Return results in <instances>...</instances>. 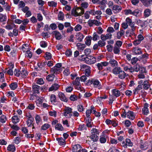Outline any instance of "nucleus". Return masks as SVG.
<instances>
[{
    "instance_id": "34",
    "label": "nucleus",
    "mask_w": 152,
    "mask_h": 152,
    "mask_svg": "<svg viewBox=\"0 0 152 152\" xmlns=\"http://www.w3.org/2000/svg\"><path fill=\"white\" fill-rule=\"evenodd\" d=\"M140 148L142 150H145L148 148V146L147 145V143L141 142H140Z\"/></svg>"
},
{
    "instance_id": "16",
    "label": "nucleus",
    "mask_w": 152,
    "mask_h": 152,
    "mask_svg": "<svg viewBox=\"0 0 152 152\" xmlns=\"http://www.w3.org/2000/svg\"><path fill=\"white\" fill-rule=\"evenodd\" d=\"M53 32L57 40H59L61 38L62 35L59 31H53Z\"/></svg>"
},
{
    "instance_id": "63",
    "label": "nucleus",
    "mask_w": 152,
    "mask_h": 152,
    "mask_svg": "<svg viewBox=\"0 0 152 152\" xmlns=\"http://www.w3.org/2000/svg\"><path fill=\"white\" fill-rule=\"evenodd\" d=\"M37 83L38 84L41 85L44 83V81L42 78H38L37 81Z\"/></svg>"
},
{
    "instance_id": "48",
    "label": "nucleus",
    "mask_w": 152,
    "mask_h": 152,
    "mask_svg": "<svg viewBox=\"0 0 152 152\" xmlns=\"http://www.w3.org/2000/svg\"><path fill=\"white\" fill-rule=\"evenodd\" d=\"M7 17L5 15L0 14V21L3 22L6 21Z\"/></svg>"
},
{
    "instance_id": "24",
    "label": "nucleus",
    "mask_w": 152,
    "mask_h": 152,
    "mask_svg": "<svg viewBox=\"0 0 152 152\" xmlns=\"http://www.w3.org/2000/svg\"><path fill=\"white\" fill-rule=\"evenodd\" d=\"M118 75V77L121 79L124 78L126 76V73L122 70Z\"/></svg>"
},
{
    "instance_id": "60",
    "label": "nucleus",
    "mask_w": 152,
    "mask_h": 152,
    "mask_svg": "<svg viewBox=\"0 0 152 152\" xmlns=\"http://www.w3.org/2000/svg\"><path fill=\"white\" fill-rule=\"evenodd\" d=\"M21 71L17 69H15L14 72L15 75L17 77H19L20 76Z\"/></svg>"
},
{
    "instance_id": "23",
    "label": "nucleus",
    "mask_w": 152,
    "mask_h": 152,
    "mask_svg": "<svg viewBox=\"0 0 152 152\" xmlns=\"http://www.w3.org/2000/svg\"><path fill=\"white\" fill-rule=\"evenodd\" d=\"M76 39L79 42H81L84 38L83 35L81 33L77 34L76 35Z\"/></svg>"
},
{
    "instance_id": "12",
    "label": "nucleus",
    "mask_w": 152,
    "mask_h": 152,
    "mask_svg": "<svg viewBox=\"0 0 152 152\" xmlns=\"http://www.w3.org/2000/svg\"><path fill=\"white\" fill-rule=\"evenodd\" d=\"M28 74V72L25 69H23L20 72V76L24 78L27 77Z\"/></svg>"
},
{
    "instance_id": "17",
    "label": "nucleus",
    "mask_w": 152,
    "mask_h": 152,
    "mask_svg": "<svg viewBox=\"0 0 152 152\" xmlns=\"http://www.w3.org/2000/svg\"><path fill=\"white\" fill-rule=\"evenodd\" d=\"M140 67V66L137 64L134 65L133 67L132 66V73L134 72H138L139 71Z\"/></svg>"
},
{
    "instance_id": "25",
    "label": "nucleus",
    "mask_w": 152,
    "mask_h": 152,
    "mask_svg": "<svg viewBox=\"0 0 152 152\" xmlns=\"http://www.w3.org/2000/svg\"><path fill=\"white\" fill-rule=\"evenodd\" d=\"M121 66L124 67V69L125 71H128L129 72L132 73V66H127L125 65L124 64H122Z\"/></svg>"
},
{
    "instance_id": "44",
    "label": "nucleus",
    "mask_w": 152,
    "mask_h": 152,
    "mask_svg": "<svg viewBox=\"0 0 152 152\" xmlns=\"http://www.w3.org/2000/svg\"><path fill=\"white\" fill-rule=\"evenodd\" d=\"M86 126L84 124L80 125L78 128V130L80 131H82L83 130H86Z\"/></svg>"
},
{
    "instance_id": "30",
    "label": "nucleus",
    "mask_w": 152,
    "mask_h": 152,
    "mask_svg": "<svg viewBox=\"0 0 152 152\" xmlns=\"http://www.w3.org/2000/svg\"><path fill=\"white\" fill-rule=\"evenodd\" d=\"M143 88L144 89L147 90L149 88L150 86V83L147 80L144 82V84H143Z\"/></svg>"
},
{
    "instance_id": "42",
    "label": "nucleus",
    "mask_w": 152,
    "mask_h": 152,
    "mask_svg": "<svg viewBox=\"0 0 152 152\" xmlns=\"http://www.w3.org/2000/svg\"><path fill=\"white\" fill-rule=\"evenodd\" d=\"M7 149L9 151L13 152L15 151V148L14 145H10L8 147Z\"/></svg>"
},
{
    "instance_id": "11",
    "label": "nucleus",
    "mask_w": 152,
    "mask_h": 152,
    "mask_svg": "<svg viewBox=\"0 0 152 152\" xmlns=\"http://www.w3.org/2000/svg\"><path fill=\"white\" fill-rule=\"evenodd\" d=\"M59 87V85L57 83H54L52 85L49 89V91H56L58 90Z\"/></svg>"
},
{
    "instance_id": "8",
    "label": "nucleus",
    "mask_w": 152,
    "mask_h": 152,
    "mask_svg": "<svg viewBox=\"0 0 152 152\" xmlns=\"http://www.w3.org/2000/svg\"><path fill=\"white\" fill-rule=\"evenodd\" d=\"M58 96L60 100L62 101L67 102L68 99L66 97L64 94L62 92H60L58 94Z\"/></svg>"
},
{
    "instance_id": "56",
    "label": "nucleus",
    "mask_w": 152,
    "mask_h": 152,
    "mask_svg": "<svg viewBox=\"0 0 152 152\" xmlns=\"http://www.w3.org/2000/svg\"><path fill=\"white\" fill-rule=\"evenodd\" d=\"M7 120V118L5 115H2L0 117V122L1 123H4Z\"/></svg>"
},
{
    "instance_id": "59",
    "label": "nucleus",
    "mask_w": 152,
    "mask_h": 152,
    "mask_svg": "<svg viewBox=\"0 0 152 152\" xmlns=\"http://www.w3.org/2000/svg\"><path fill=\"white\" fill-rule=\"evenodd\" d=\"M45 58L46 59L50 60L52 58L51 54L50 53L48 52H46L45 54Z\"/></svg>"
},
{
    "instance_id": "58",
    "label": "nucleus",
    "mask_w": 152,
    "mask_h": 152,
    "mask_svg": "<svg viewBox=\"0 0 152 152\" xmlns=\"http://www.w3.org/2000/svg\"><path fill=\"white\" fill-rule=\"evenodd\" d=\"M108 152H120L115 147L110 148L108 151Z\"/></svg>"
},
{
    "instance_id": "14",
    "label": "nucleus",
    "mask_w": 152,
    "mask_h": 152,
    "mask_svg": "<svg viewBox=\"0 0 152 152\" xmlns=\"http://www.w3.org/2000/svg\"><path fill=\"white\" fill-rule=\"evenodd\" d=\"M112 92L113 96L116 97L119 96L121 94L120 91L116 89H113L112 90Z\"/></svg>"
},
{
    "instance_id": "4",
    "label": "nucleus",
    "mask_w": 152,
    "mask_h": 152,
    "mask_svg": "<svg viewBox=\"0 0 152 152\" xmlns=\"http://www.w3.org/2000/svg\"><path fill=\"white\" fill-rule=\"evenodd\" d=\"M72 109L69 107H66L64 110V115L68 118H70L72 115Z\"/></svg>"
},
{
    "instance_id": "26",
    "label": "nucleus",
    "mask_w": 152,
    "mask_h": 152,
    "mask_svg": "<svg viewBox=\"0 0 152 152\" xmlns=\"http://www.w3.org/2000/svg\"><path fill=\"white\" fill-rule=\"evenodd\" d=\"M55 129L56 130L59 131H62L64 130V128L62 125L58 123L55 126Z\"/></svg>"
},
{
    "instance_id": "39",
    "label": "nucleus",
    "mask_w": 152,
    "mask_h": 152,
    "mask_svg": "<svg viewBox=\"0 0 152 152\" xmlns=\"http://www.w3.org/2000/svg\"><path fill=\"white\" fill-rule=\"evenodd\" d=\"M18 84L17 83H13L10 84V87L12 90H14L15 89L18 87Z\"/></svg>"
},
{
    "instance_id": "47",
    "label": "nucleus",
    "mask_w": 152,
    "mask_h": 152,
    "mask_svg": "<svg viewBox=\"0 0 152 152\" xmlns=\"http://www.w3.org/2000/svg\"><path fill=\"white\" fill-rule=\"evenodd\" d=\"M12 122L14 124H16L19 121V119L16 115H14L12 118Z\"/></svg>"
},
{
    "instance_id": "9",
    "label": "nucleus",
    "mask_w": 152,
    "mask_h": 152,
    "mask_svg": "<svg viewBox=\"0 0 152 152\" xmlns=\"http://www.w3.org/2000/svg\"><path fill=\"white\" fill-rule=\"evenodd\" d=\"M112 34L111 33L107 34L106 35L102 34L101 36V39L103 41H105L107 39H110L111 38Z\"/></svg>"
},
{
    "instance_id": "46",
    "label": "nucleus",
    "mask_w": 152,
    "mask_h": 152,
    "mask_svg": "<svg viewBox=\"0 0 152 152\" xmlns=\"http://www.w3.org/2000/svg\"><path fill=\"white\" fill-rule=\"evenodd\" d=\"M99 37L97 33L95 32L93 34L92 37H91V39H92L93 40L95 41L99 39Z\"/></svg>"
},
{
    "instance_id": "40",
    "label": "nucleus",
    "mask_w": 152,
    "mask_h": 152,
    "mask_svg": "<svg viewBox=\"0 0 152 152\" xmlns=\"http://www.w3.org/2000/svg\"><path fill=\"white\" fill-rule=\"evenodd\" d=\"M50 101L51 103H54L56 102V96L54 94H51L50 96Z\"/></svg>"
},
{
    "instance_id": "28",
    "label": "nucleus",
    "mask_w": 152,
    "mask_h": 152,
    "mask_svg": "<svg viewBox=\"0 0 152 152\" xmlns=\"http://www.w3.org/2000/svg\"><path fill=\"white\" fill-rule=\"evenodd\" d=\"M151 14V10L149 9H146L144 11V15L145 17H148Z\"/></svg>"
},
{
    "instance_id": "3",
    "label": "nucleus",
    "mask_w": 152,
    "mask_h": 152,
    "mask_svg": "<svg viewBox=\"0 0 152 152\" xmlns=\"http://www.w3.org/2000/svg\"><path fill=\"white\" fill-rule=\"evenodd\" d=\"M124 14L126 15H132L135 16L138 14L139 10L138 9H136L133 11L130 9L125 10L124 11Z\"/></svg>"
},
{
    "instance_id": "10",
    "label": "nucleus",
    "mask_w": 152,
    "mask_h": 152,
    "mask_svg": "<svg viewBox=\"0 0 152 152\" xmlns=\"http://www.w3.org/2000/svg\"><path fill=\"white\" fill-rule=\"evenodd\" d=\"M92 84L94 87L98 88H99L101 87L100 83L97 80L93 79Z\"/></svg>"
},
{
    "instance_id": "64",
    "label": "nucleus",
    "mask_w": 152,
    "mask_h": 152,
    "mask_svg": "<svg viewBox=\"0 0 152 152\" xmlns=\"http://www.w3.org/2000/svg\"><path fill=\"white\" fill-rule=\"evenodd\" d=\"M100 141L101 143H105L106 141V139L104 136H101L100 138Z\"/></svg>"
},
{
    "instance_id": "54",
    "label": "nucleus",
    "mask_w": 152,
    "mask_h": 152,
    "mask_svg": "<svg viewBox=\"0 0 152 152\" xmlns=\"http://www.w3.org/2000/svg\"><path fill=\"white\" fill-rule=\"evenodd\" d=\"M32 54L31 51L27 50L26 53V56L29 58H31L32 57Z\"/></svg>"
},
{
    "instance_id": "51",
    "label": "nucleus",
    "mask_w": 152,
    "mask_h": 152,
    "mask_svg": "<svg viewBox=\"0 0 152 152\" xmlns=\"http://www.w3.org/2000/svg\"><path fill=\"white\" fill-rule=\"evenodd\" d=\"M64 13L60 11L58 14V19L59 20H63L64 19Z\"/></svg>"
},
{
    "instance_id": "7",
    "label": "nucleus",
    "mask_w": 152,
    "mask_h": 152,
    "mask_svg": "<svg viewBox=\"0 0 152 152\" xmlns=\"http://www.w3.org/2000/svg\"><path fill=\"white\" fill-rule=\"evenodd\" d=\"M82 147L79 144L75 145L73 147L72 152H81Z\"/></svg>"
},
{
    "instance_id": "32",
    "label": "nucleus",
    "mask_w": 152,
    "mask_h": 152,
    "mask_svg": "<svg viewBox=\"0 0 152 152\" xmlns=\"http://www.w3.org/2000/svg\"><path fill=\"white\" fill-rule=\"evenodd\" d=\"M59 69H58L55 66L52 68L51 69V72L53 74H57L59 72Z\"/></svg>"
},
{
    "instance_id": "57",
    "label": "nucleus",
    "mask_w": 152,
    "mask_h": 152,
    "mask_svg": "<svg viewBox=\"0 0 152 152\" xmlns=\"http://www.w3.org/2000/svg\"><path fill=\"white\" fill-rule=\"evenodd\" d=\"M48 4L49 6L52 7H56L57 5V3L54 1H49Z\"/></svg>"
},
{
    "instance_id": "13",
    "label": "nucleus",
    "mask_w": 152,
    "mask_h": 152,
    "mask_svg": "<svg viewBox=\"0 0 152 152\" xmlns=\"http://www.w3.org/2000/svg\"><path fill=\"white\" fill-rule=\"evenodd\" d=\"M148 104L145 103L144 104V107L142 109V111L144 115H147L149 113L148 109Z\"/></svg>"
},
{
    "instance_id": "27",
    "label": "nucleus",
    "mask_w": 152,
    "mask_h": 152,
    "mask_svg": "<svg viewBox=\"0 0 152 152\" xmlns=\"http://www.w3.org/2000/svg\"><path fill=\"white\" fill-rule=\"evenodd\" d=\"M84 11L83 8H77V14L79 15V16H81L84 13Z\"/></svg>"
},
{
    "instance_id": "49",
    "label": "nucleus",
    "mask_w": 152,
    "mask_h": 152,
    "mask_svg": "<svg viewBox=\"0 0 152 152\" xmlns=\"http://www.w3.org/2000/svg\"><path fill=\"white\" fill-rule=\"evenodd\" d=\"M50 125L46 123L44 124L41 127V129L43 130H45L49 128Z\"/></svg>"
},
{
    "instance_id": "36",
    "label": "nucleus",
    "mask_w": 152,
    "mask_h": 152,
    "mask_svg": "<svg viewBox=\"0 0 152 152\" xmlns=\"http://www.w3.org/2000/svg\"><path fill=\"white\" fill-rule=\"evenodd\" d=\"M126 144L124 145V146L125 148H127V146H132L133 145V143L131 142V140L129 139H126Z\"/></svg>"
},
{
    "instance_id": "15",
    "label": "nucleus",
    "mask_w": 152,
    "mask_h": 152,
    "mask_svg": "<svg viewBox=\"0 0 152 152\" xmlns=\"http://www.w3.org/2000/svg\"><path fill=\"white\" fill-rule=\"evenodd\" d=\"M133 51L136 55H140L142 53L141 49L138 47L134 48Z\"/></svg>"
},
{
    "instance_id": "2",
    "label": "nucleus",
    "mask_w": 152,
    "mask_h": 152,
    "mask_svg": "<svg viewBox=\"0 0 152 152\" xmlns=\"http://www.w3.org/2000/svg\"><path fill=\"white\" fill-rule=\"evenodd\" d=\"M142 87L141 85H138L137 87L133 90V94L134 95L138 94L139 95H141L142 97L145 96V92L144 90H142Z\"/></svg>"
},
{
    "instance_id": "52",
    "label": "nucleus",
    "mask_w": 152,
    "mask_h": 152,
    "mask_svg": "<svg viewBox=\"0 0 152 152\" xmlns=\"http://www.w3.org/2000/svg\"><path fill=\"white\" fill-rule=\"evenodd\" d=\"M103 40H99L98 42V44L99 47H102L105 45L106 43Z\"/></svg>"
},
{
    "instance_id": "61",
    "label": "nucleus",
    "mask_w": 152,
    "mask_h": 152,
    "mask_svg": "<svg viewBox=\"0 0 152 152\" xmlns=\"http://www.w3.org/2000/svg\"><path fill=\"white\" fill-rule=\"evenodd\" d=\"M25 4L23 1H21L19 3V4L18 5V8H23L25 7Z\"/></svg>"
},
{
    "instance_id": "55",
    "label": "nucleus",
    "mask_w": 152,
    "mask_h": 152,
    "mask_svg": "<svg viewBox=\"0 0 152 152\" xmlns=\"http://www.w3.org/2000/svg\"><path fill=\"white\" fill-rule=\"evenodd\" d=\"M72 14L75 17L79 16V15L77 14V8H73L72 10Z\"/></svg>"
},
{
    "instance_id": "22",
    "label": "nucleus",
    "mask_w": 152,
    "mask_h": 152,
    "mask_svg": "<svg viewBox=\"0 0 152 152\" xmlns=\"http://www.w3.org/2000/svg\"><path fill=\"white\" fill-rule=\"evenodd\" d=\"M126 115L128 118L129 119L133 120L135 118L134 115V113L131 111H129L126 113Z\"/></svg>"
},
{
    "instance_id": "21",
    "label": "nucleus",
    "mask_w": 152,
    "mask_h": 152,
    "mask_svg": "<svg viewBox=\"0 0 152 152\" xmlns=\"http://www.w3.org/2000/svg\"><path fill=\"white\" fill-rule=\"evenodd\" d=\"M35 93L38 94L39 93V90L40 89V87L37 85H34L32 87Z\"/></svg>"
},
{
    "instance_id": "5",
    "label": "nucleus",
    "mask_w": 152,
    "mask_h": 152,
    "mask_svg": "<svg viewBox=\"0 0 152 152\" xmlns=\"http://www.w3.org/2000/svg\"><path fill=\"white\" fill-rule=\"evenodd\" d=\"M84 61L85 62L88 64H94L96 62V58L95 57L89 56L86 57Z\"/></svg>"
},
{
    "instance_id": "45",
    "label": "nucleus",
    "mask_w": 152,
    "mask_h": 152,
    "mask_svg": "<svg viewBox=\"0 0 152 152\" xmlns=\"http://www.w3.org/2000/svg\"><path fill=\"white\" fill-rule=\"evenodd\" d=\"M11 24H8L5 27L8 30H11L13 28L15 27V25L13 23V22L10 23Z\"/></svg>"
},
{
    "instance_id": "31",
    "label": "nucleus",
    "mask_w": 152,
    "mask_h": 152,
    "mask_svg": "<svg viewBox=\"0 0 152 152\" xmlns=\"http://www.w3.org/2000/svg\"><path fill=\"white\" fill-rule=\"evenodd\" d=\"M113 10L116 11L117 12L120 11L122 9V7L117 5H114L112 8Z\"/></svg>"
},
{
    "instance_id": "41",
    "label": "nucleus",
    "mask_w": 152,
    "mask_h": 152,
    "mask_svg": "<svg viewBox=\"0 0 152 152\" xmlns=\"http://www.w3.org/2000/svg\"><path fill=\"white\" fill-rule=\"evenodd\" d=\"M35 119L36 123L37 125H39L42 121L41 118L38 115H36Z\"/></svg>"
},
{
    "instance_id": "1",
    "label": "nucleus",
    "mask_w": 152,
    "mask_h": 152,
    "mask_svg": "<svg viewBox=\"0 0 152 152\" xmlns=\"http://www.w3.org/2000/svg\"><path fill=\"white\" fill-rule=\"evenodd\" d=\"M91 135L90 137L94 142L97 141L99 139L97 135V134H99L98 130L95 128H93L91 129Z\"/></svg>"
},
{
    "instance_id": "18",
    "label": "nucleus",
    "mask_w": 152,
    "mask_h": 152,
    "mask_svg": "<svg viewBox=\"0 0 152 152\" xmlns=\"http://www.w3.org/2000/svg\"><path fill=\"white\" fill-rule=\"evenodd\" d=\"M122 69L120 67H116L112 70L113 73L115 75H118Z\"/></svg>"
},
{
    "instance_id": "38",
    "label": "nucleus",
    "mask_w": 152,
    "mask_h": 152,
    "mask_svg": "<svg viewBox=\"0 0 152 152\" xmlns=\"http://www.w3.org/2000/svg\"><path fill=\"white\" fill-rule=\"evenodd\" d=\"M55 76L53 74L49 75L47 76L46 79L48 81H53Z\"/></svg>"
},
{
    "instance_id": "20",
    "label": "nucleus",
    "mask_w": 152,
    "mask_h": 152,
    "mask_svg": "<svg viewBox=\"0 0 152 152\" xmlns=\"http://www.w3.org/2000/svg\"><path fill=\"white\" fill-rule=\"evenodd\" d=\"M56 140L58 141V144L61 145L65 144V140L62 137L57 138Z\"/></svg>"
},
{
    "instance_id": "53",
    "label": "nucleus",
    "mask_w": 152,
    "mask_h": 152,
    "mask_svg": "<svg viewBox=\"0 0 152 152\" xmlns=\"http://www.w3.org/2000/svg\"><path fill=\"white\" fill-rule=\"evenodd\" d=\"M10 69L7 71V73L10 75H12L13 74V72L12 70V69L14 67V65L12 64H11L10 66Z\"/></svg>"
},
{
    "instance_id": "33",
    "label": "nucleus",
    "mask_w": 152,
    "mask_h": 152,
    "mask_svg": "<svg viewBox=\"0 0 152 152\" xmlns=\"http://www.w3.org/2000/svg\"><path fill=\"white\" fill-rule=\"evenodd\" d=\"M77 47L78 50H83L86 47V45L84 44L77 43Z\"/></svg>"
},
{
    "instance_id": "37",
    "label": "nucleus",
    "mask_w": 152,
    "mask_h": 152,
    "mask_svg": "<svg viewBox=\"0 0 152 152\" xmlns=\"http://www.w3.org/2000/svg\"><path fill=\"white\" fill-rule=\"evenodd\" d=\"M135 24V23L134 22L133 24H131L129 25L131 27L132 30L130 34L132 35H133L134 34V31L135 30L136 28V27L134 26Z\"/></svg>"
},
{
    "instance_id": "6",
    "label": "nucleus",
    "mask_w": 152,
    "mask_h": 152,
    "mask_svg": "<svg viewBox=\"0 0 152 152\" xmlns=\"http://www.w3.org/2000/svg\"><path fill=\"white\" fill-rule=\"evenodd\" d=\"M82 67L85 69L83 70L85 71V75L87 77H88L90 76L91 72L90 67L86 64L83 65Z\"/></svg>"
},
{
    "instance_id": "19",
    "label": "nucleus",
    "mask_w": 152,
    "mask_h": 152,
    "mask_svg": "<svg viewBox=\"0 0 152 152\" xmlns=\"http://www.w3.org/2000/svg\"><path fill=\"white\" fill-rule=\"evenodd\" d=\"M109 63L112 67H115L117 66L118 64L117 61L114 59H110Z\"/></svg>"
},
{
    "instance_id": "35",
    "label": "nucleus",
    "mask_w": 152,
    "mask_h": 152,
    "mask_svg": "<svg viewBox=\"0 0 152 152\" xmlns=\"http://www.w3.org/2000/svg\"><path fill=\"white\" fill-rule=\"evenodd\" d=\"M120 47L115 46L113 49V52L115 54H119L120 53Z\"/></svg>"
},
{
    "instance_id": "62",
    "label": "nucleus",
    "mask_w": 152,
    "mask_h": 152,
    "mask_svg": "<svg viewBox=\"0 0 152 152\" xmlns=\"http://www.w3.org/2000/svg\"><path fill=\"white\" fill-rule=\"evenodd\" d=\"M7 96L9 97H14L15 94L12 91H9L7 92Z\"/></svg>"
},
{
    "instance_id": "43",
    "label": "nucleus",
    "mask_w": 152,
    "mask_h": 152,
    "mask_svg": "<svg viewBox=\"0 0 152 152\" xmlns=\"http://www.w3.org/2000/svg\"><path fill=\"white\" fill-rule=\"evenodd\" d=\"M80 80L78 77H77L75 79V81H73L72 83L74 85H75V86H78L80 85V83L79 82Z\"/></svg>"
},
{
    "instance_id": "50",
    "label": "nucleus",
    "mask_w": 152,
    "mask_h": 152,
    "mask_svg": "<svg viewBox=\"0 0 152 152\" xmlns=\"http://www.w3.org/2000/svg\"><path fill=\"white\" fill-rule=\"evenodd\" d=\"M91 36H88L86 38V40L85 41L86 44L87 45H90L91 44Z\"/></svg>"
},
{
    "instance_id": "29",
    "label": "nucleus",
    "mask_w": 152,
    "mask_h": 152,
    "mask_svg": "<svg viewBox=\"0 0 152 152\" xmlns=\"http://www.w3.org/2000/svg\"><path fill=\"white\" fill-rule=\"evenodd\" d=\"M125 33V31L123 30H121L120 31L117 33V37L118 39H120L121 37L123 36Z\"/></svg>"
}]
</instances>
